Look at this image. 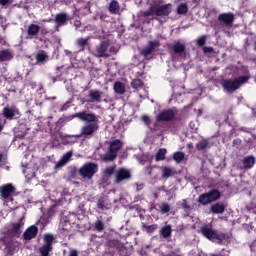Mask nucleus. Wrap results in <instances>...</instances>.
<instances>
[{"mask_svg": "<svg viewBox=\"0 0 256 256\" xmlns=\"http://www.w3.org/2000/svg\"><path fill=\"white\" fill-rule=\"evenodd\" d=\"M74 117H77L80 121H84L86 124L81 127L78 135L66 137H70L72 139H81V137H84L85 139H89L99 131V118L95 114L79 112L76 113Z\"/></svg>", "mask_w": 256, "mask_h": 256, "instance_id": "nucleus-1", "label": "nucleus"}, {"mask_svg": "<svg viewBox=\"0 0 256 256\" xmlns=\"http://www.w3.org/2000/svg\"><path fill=\"white\" fill-rule=\"evenodd\" d=\"M200 233L209 241L214 243H221L225 239V234H218L217 230L213 229L211 225H204L200 228Z\"/></svg>", "mask_w": 256, "mask_h": 256, "instance_id": "nucleus-2", "label": "nucleus"}, {"mask_svg": "<svg viewBox=\"0 0 256 256\" xmlns=\"http://www.w3.org/2000/svg\"><path fill=\"white\" fill-rule=\"evenodd\" d=\"M249 81V77L247 76H239L238 78H235L234 80L228 79L224 80L223 87L228 93H233V91H237L241 85L247 83Z\"/></svg>", "mask_w": 256, "mask_h": 256, "instance_id": "nucleus-3", "label": "nucleus"}, {"mask_svg": "<svg viewBox=\"0 0 256 256\" xmlns=\"http://www.w3.org/2000/svg\"><path fill=\"white\" fill-rule=\"evenodd\" d=\"M121 147H123V143L121 140H115L110 143V147L108 152L101 155V159L103 161H114V159L117 157V153H119Z\"/></svg>", "mask_w": 256, "mask_h": 256, "instance_id": "nucleus-4", "label": "nucleus"}, {"mask_svg": "<svg viewBox=\"0 0 256 256\" xmlns=\"http://www.w3.org/2000/svg\"><path fill=\"white\" fill-rule=\"evenodd\" d=\"M98 169L97 164L86 163L79 169V173L83 179H93V175L97 173Z\"/></svg>", "mask_w": 256, "mask_h": 256, "instance_id": "nucleus-5", "label": "nucleus"}, {"mask_svg": "<svg viewBox=\"0 0 256 256\" xmlns=\"http://www.w3.org/2000/svg\"><path fill=\"white\" fill-rule=\"evenodd\" d=\"M93 55L95 57H109L111 55V45L109 44V41H102L96 46Z\"/></svg>", "mask_w": 256, "mask_h": 256, "instance_id": "nucleus-6", "label": "nucleus"}, {"mask_svg": "<svg viewBox=\"0 0 256 256\" xmlns=\"http://www.w3.org/2000/svg\"><path fill=\"white\" fill-rule=\"evenodd\" d=\"M219 197H221V193L218 190H211L210 192L201 194L199 196V203L201 205H209V203L217 201Z\"/></svg>", "mask_w": 256, "mask_h": 256, "instance_id": "nucleus-7", "label": "nucleus"}, {"mask_svg": "<svg viewBox=\"0 0 256 256\" xmlns=\"http://www.w3.org/2000/svg\"><path fill=\"white\" fill-rule=\"evenodd\" d=\"M2 115L3 117H5V119H8L9 121H12V119H19V117L21 116L20 112H19V108H17V106H6L3 108L2 111Z\"/></svg>", "mask_w": 256, "mask_h": 256, "instance_id": "nucleus-8", "label": "nucleus"}, {"mask_svg": "<svg viewBox=\"0 0 256 256\" xmlns=\"http://www.w3.org/2000/svg\"><path fill=\"white\" fill-rule=\"evenodd\" d=\"M218 21L225 29H231L233 21H235V15L231 12L219 14Z\"/></svg>", "mask_w": 256, "mask_h": 256, "instance_id": "nucleus-9", "label": "nucleus"}, {"mask_svg": "<svg viewBox=\"0 0 256 256\" xmlns=\"http://www.w3.org/2000/svg\"><path fill=\"white\" fill-rule=\"evenodd\" d=\"M131 179V171L125 168H119L115 172V183H123V181H129Z\"/></svg>", "mask_w": 256, "mask_h": 256, "instance_id": "nucleus-10", "label": "nucleus"}, {"mask_svg": "<svg viewBox=\"0 0 256 256\" xmlns=\"http://www.w3.org/2000/svg\"><path fill=\"white\" fill-rule=\"evenodd\" d=\"M173 51V59H177L178 61H183V59H185V44L175 42L173 45Z\"/></svg>", "mask_w": 256, "mask_h": 256, "instance_id": "nucleus-11", "label": "nucleus"}, {"mask_svg": "<svg viewBox=\"0 0 256 256\" xmlns=\"http://www.w3.org/2000/svg\"><path fill=\"white\" fill-rule=\"evenodd\" d=\"M13 193H15V187H13L11 184H6L0 187V194L3 199L13 201Z\"/></svg>", "mask_w": 256, "mask_h": 256, "instance_id": "nucleus-12", "label": "nucleus"}, {"mask_svg": "<svg viewBox=\"0 0 256 256\" xmlns=\"http://www.w3.org/2000/svg\"><path fill=\"white\" fill-rule=\"evenodd\" d=\"M103 99V92L99 90H89L87 103H101Z\"/></svg>", "mask_w": 256, "mask_h": 256, "instance_id": "nucleus-13", "label": "nucleus"}, {"mask_svg": "<svg viewBox=\"0 0 256 256\" xmlns=\"http://www.w3.org/2000/svg\"><path fill=\"white\" fill-rule=\"evenodd\" d=\"M68 22H69V14L65 12L56 14L54 18V23H56V29H59V27H65V25H67Z\"/></svg>", "mask_w": 256, "mask_h": 256, "instance_id": "nucleus-14", "label": "nucleus"}, {"mask_svg": "<svg viewBox=\"0 0 256 256\" xmlns=\"http://www.w3.org/2000/svg\"><path fill=\"white\" fill-rule=\"evenodd\" d=\"M177 111L173 109L163 110L157 115L158 121H171L175 118Z\"/></svg>", "mask_w": 256, "mask_h": 256, "instance_id": "nucleus-15", "label": "nucleus"}, {"mask_svg": "<svg viewBox=\"0 0 256 256\" xmlns=\"http://www.w3.org/2000/svg\"><path fill=\"white\" fill-rule=\"evenodd\" d=\"M25 225V217H22L18 220V222L14 223L11 228V233L15 237H19L21 233H23V227Z\"/></svg>", "mask_w": 256, "mask_h": 256, "instance_id": "nucleus-16", "label": "nucleus"}, {"mask_svg": "<svg viewBox=\"0 0 256 256\" xmlns=\"http://www.w3.org/2000/svg\"><path fill=\"white\" fill-rule=\"evenodd\" d=\"M156 7V16L157 17H167L171 14V4H165Z\"/></svg>", "mask_w": 256, "mask_h": 256, "instance_id": "nucleus-17", "label": "nucleus"}, {"mask_svg": "<svg viewBox=\"0 0 256 256\" xmlns=\"http://www.w3.org/2000/svg\"><path fill=\"white\" fill-rule=\"evenodd\" d=\"M160 45L158 40L150 41L148 46L142 50V55H144V57H149V55H151L155 49L159 48Z\"/></svg>", "mask_w": 256, "mask_h": 256, "instance_id": "nucleus-18", "label": "nucleus"}, {"mask_svg": "<svg viewBox=\"0 0 256 256\" xmlns=\"http://www.w3.org/2000/svg\"><path fill=\"white\" fill-rule=\"evenodd\" d=\"M243 166L241 169H245V171H249V169H253L255 165V157L252 155L245 156L242 160Z\"/></svg>", "mask_w": 256, "mask_h": 256, "instance_id": "nucleus-19", "label": "nucleus"}, {"mask_svg": "<svg viewBox=\"0 0 256 256\" xmlns=\"http://www.w3.org/2000/svg\"><path fill=\"white\" fill-rule=\"evenodd\" d=\"M73 157V152L68 151L66 154H64L61 159L56 163L55 169H61V167H64V165H67L69 163L70 159Z\"/></svg>", "mask_w": 256, "mask_h": 256, "instance_id": "nucleus-20", "label": "nucleus"}, {"mask_svg": "<svg viewBox=\"0 0 256 256\" xmlns=\"http://www.w3.org/2000/svg\"><path fill=\"white\" fill-rule=\"evenodd\" d=\"M38 231H39V229L35 225L28 227L27 230L23 234L24 239H26L28 241H30V239H35V237H37Z\"/></svg>", "mask_w": 256, "mask_h": 256, "instance_id": "nucleus-21", "label": "nucleus"}, {"mask_svg": "<svg viewBox=\"0 0 256 256\" xmlns=\"http://www.w3.org/2000/svg\"><path fill=\"white\" fill-rule=\"evenodd\" d=\"M35 59L36 63H33V65H43V63H47V61H49V56L46 51H39L36 54Z\"/></svg>", "mask_w": 256, "mask_h": 256, "instance_id": "nucleus-22", "label": "nucleus"}, {"mask_svg": "<svg viewBox=\"0 0 256 256\" xmlns=\"http://www.w3.org/2000/svg\"><path fill=\"white\" fill-rule=\"evenodd\" d=\"M14 55L9 49L0 50V63H5V61H11Z\"/></svg>", "mask_w": 256, "mask_h": 256, "instance_id": "nucleus-23", "label": "nucleus"}, {"mask_svg": "<svg viewBox=\"0 0 256 256\" xmlns=\"http://www.w3.org/2000/svg\"><path fill=\"white\" fill-rule=\"evenodd\" d=\"M210 211L214 215H222V213H225V205L223 203H215L210 207Z\"/></svg>", "mask_w": 256, "mask_h": 256, "instance_id": "nucleus-24", "label": "nucleus"}, {"mask_svg": "<svg viewBox=\"0 0 256 256\" xmlns=\"http://www.w3.org/2000/svg\"><path fill=\"white\" fill-rule=\"evenodd\" d=\"M161 173H162V179H169V177H173L175 175V169L169 167V166H164L161 167Z\"/></svg>", "mask_w": 256, "mask_h": 256, "instance_id": "nucleus-25", "label": "nucleus"}, {"mask_svg": "<svg viewBox=\"0 0 256 256\" xmlns=\"http://www.w3.org/2000/svg\"><path fill=\"white\" fill-rule=\"evenodd\" d=\"M173 233V229L171 228V225H165L160 230V235L163 237V239H169Z\"/></svg>", "mask_w": 256, "mask_h": 256, "instance_id": "nucleus-26", "label": "nucleus"}, {"mask_svg": "<svg viewBox=\"0 0 256 256\" xmlns=\"http://www.w3.org/2000/svg\"><path fill=\"white\" fill-rule=\"evenodd\" d=\"M40 29L41 28L39 27V25L30 24L27 29V34L29 35V37H37V35H39Z\"/></svg>", "mask_w": 256, "mask_h": 256, "instance_id": "nucleus-27", "label": "nucleus"}, {"mask_svg": "<svg viewBox=\"0 0 256 256\" xmlns=\"http://www.w3.org/2000/svg\"><path fill=\"white\" fill-rule=\"evenodd\" d=\"M108 10L112 15H117L119 11H121V7L119 6V2L117 0H112L109 4Z\"/></svg>", "mask_w": 256, "mask_h": 256, "instance_id": "nucleus-28", "label": "nucleus"}, {"mask_svg": "<svg viewBox=\"0 0 256 256\" xmlns=\"http://www.w3.org/2000/svg\"><path fill=\"white\" fill-rule=\"evenodd\" d=\"M113 89L117 95H123L125 93V84L123 82H115L113 85Z\"/></svg>", "mask_w": 256, "mask_h": 256, "instance_id": "nucleus-29", "label": "nucleus"}, {"mask_svg": "<svg viewBox=\"0 0 256 256\" xmlns=\"http://www.w3.org/2000/svg\"><path fill=\"white\" fill-rule=\"evenodd\" d=\"M165 155H167V149L160 148L155 155L156 161H165Z\"/></svg>", "mask_w": 256, "mask_h": 256, "instance_id": "nucleus-30", "label": "nucleus"}, {"mask_svg": "<svg viewBox=\"0 0 256 256\" xmlns=\"http://www.w3.org/2000/svg\"><path fill=\"white\" fill-rule=\"evenodd\" d=\"M160 212L165 215L171 211V205L167 202H163L159 205Z\"/></svg>", "mask_w": 256, "mask_h": 256, "instance_id": "nucleus-31", "label": "nucleus"}, {"mask_svg": "<svg viewBox=\"0 0 256 256\" xmlns=\"http://www.w3.org/2000/svg\"><path fill=\"white\" fill-rule=\"evenodd\" d=\"M131 87L139 91V89H143V81H141V79H134L131 82Z\"/></svg>", "mask_w": 256, "mask_h": 256, "instance_id": "nucleus-32", "label": "nucleus"}, {"mask_svg": "<svg viewBox=\"0 0 256 256\" xmlns=\"http://www.w3.org/2000/svg\"><path fill=\"white\" fill-rule=\"evenodd\" d=\"M23 173H24L26 179H33V177H35V170H32L30 167H26L23 170Z\"/></svg>", "mask_w": 256, "mask_h": 256, "instance_id": "nucleus-33", "label": "nucleus"}, {"mask_svg": "<svg viewBox=\"0 0 256 256\" xmlns=\"http://www.w3.org/2000/svg\"><path fill=\"white\" fill-rule=\"evenodd\" d=\"M19 246V244H17V242L13 243V244H8L6 246V250L9 253V255H14L15 251H17V247Z\"/></svg>", "mask_w": 256, "mask_h": 256, "instance_id": "nucleus-34", "label": "nucleus"}, {"mask_svg": "<svg viewBox=\"0 0 256 256\" xmlns=\"http://www.w3.org/2000/svg\"><path fill=\"white\" fill-rule=\"evenodd\" d=\"M187 11H189V8L185 3L180 4L177 8L178 15H186Z\"/></svg>", "mask_w": 256, "mask_h": 256, "instance_id": "nucleus-35", "label": "nucleus"}, {"mask_svg": "<svg viewBox=\"0 0 256 256\" xmlns=\"http://www.w3.org/2000/svg\"><path fill=\"white\" fill-rule=\"evenodd\" d=\"M207 147H209V142L207 140H201L196 144V149H198V151H203L204 149H207Z\"/></svg>", "mask_w": 256, "mask_h": 256, "instance_id": "nucleus-36", "label": "nucleus"}, {"mask_svg": "<svg viewBox=\"0 0 256 256\" xmlns=\"http://www.w3.org/2000/svg\"><path fill=\"white\" fill-rule=\"evenodd\" d=\"M89 37L87 38H78L77 39V45L81 47L82 49H85L86 45H89Z\"/></svg>", "mask_w": 256, "mask_h": 256, "instance_id": "nucleus-37", "label": "nucleus"}, {"mask_svg": "<svg viewBox=\"0 0 256 256\" xmlns=\"http://www.w3.org/2000/svg\"><path fill=\"white\" fill-rule=\"evenodd\" d=\"M173 159L176 163H181V161H183V159H185V153L183 152H176L173 155Z\"/></svg>", "mask_w": 256, "mask_h": 256, "instance_id": "nucleus-38", "label": "nucleus"}, {"mask_svg": "<svg viewBox=\"0 0 256 256\" xmlns=\"http://www.w3.org/2000/svg\"><path fill=\"white\" fill-rule=\"evenodd\" d=\"M144 17H153L157 15L156 6H151L146 12L143 13Z\"/></svg>", "mask_w": 256, "mask_h": 256, "instance_id": "nucleus-39", "label": "nucleus"}, {"mask_svg": "<svg viewBox=\"0 0 256 256\" xmlns=\"http://www.w3.org/2000/svg\"><path fill=\"white\" fill-rule=\"evenodd\" d=\"M94 227H95L96 231H98L99 233H101V231H103V229H105V224L103 223V221L97 220V221L94 223Z\"/></svg>", "mask_w": 256, "mask_h": 256, "instance_id": "nucleus-40", "label": "nucleus"}, {"mask_svg": "<svg viewBox=\"0 0 256 256\" xmlns=\"http://www.w3.org/2000/svg\"><path fill=\"white\" fill-rule=\"evenodd\" d=\"M103 173L104 177H111V175L115 173V166L107 167L106 169H104Z\"/></svg>", "mask_w": 256, "mask_h": 256, "instance_id": "nucleus-41", "label": "nucleus"}, {"mask_svg": "<svg viewBox=\"0 0 256 256\" xmlns=\"http://www.w3.org/2000/svg\"><path fill=\"white\" fill-rule=\"evenodd\" d=\"M97 207H98V209H101L102 211H105V209H109V207H107V203H105L104 199L98 200Z\"/></svg>", "mask_w": 256, "mask_h": 256, "instance_id": "nucleus-42", "label": "nucleus"}, {"mask_svg": "<svg viewBox=\"0 0 256 256\" xmlns=\"http://www.w3.org/2000/svg\"><path fill=\"white\" fill-rule=\"evenodd\" d=\"M143 227H144V229H146L147 233H153V231H156V229H157V224H152L149 226L144 225Z\"/></svg>", "mask_w": 256, "mask_h": 256, "instance_id": "nucleus-43", "label": "nucleus"}, {"mask_svg": "<svg viewBox=\"0 0 256 256\" xmlns=\"http://www.w3.org/2000/svg\"><path fill=\"white\" fill-rule=\"evenodd\" d=\"M206 42H207V36H201L197 39L198 47H203V45H205Z\"/></svg>", "mask_w": 256, "mask_h": 256, "instance_id": "nucleus-44", "label": "nucleus"}, {"mask_svg": "<svg viewBox=\"0 0 256 256\" xmlns=\"http://www.w3.org/2000/svg\"><path fill=\"white\" fill-rule=\"evenodd\" d=\"M67 136L68 135H64V137H63L67 144L77 143V139H79V138H71V137H73V135H70V137H67Z\"/></svg>", "mask_w": 256, "mask_h": 256, "instance_id": "nucleus-45", "label": "nucleus"}, {"mask_svg": "<svg viewBox=\"0 0 256 256\" xmlns=\"http://www.w3.org/2000/svg\"><path fill=\"white\" fill-rule=\"evenodd\" d=\"M60 225H62L63 229L67 230L69 229V226L71 225V223H69V220L62 219L60 221Z\"/></svg>", "mask_w": 256, "mask_h": 256, "instance_id": "nucleus-46", "label": "nucleus"}, {"mask_svg": "<svg viewBox=\"0 0 256 256\" xmlns=\"http://www.w3.org/2000/svg\"><path fill=\"white\" fill-rule=\"evenodd\" d=\"M13 3V0H0V5L2 7H5V5H11Z\"/></svg>", "mask_w": 256, "mask_h": 256, "instance_id": "nucleus-47", "label": "nucleus"}, {"mask_svg": "<svg viewBox=\"0 0 256 256\" xmlns=\"http://www.w3.org/2000/svg\"><path fill=\"white\" fill-rule=\"evenodd\" d=\"M182 208L185 209V211L191 209V206H189V204H187V200H182Z\"/></svg>", "mask_w": 256, "mask_h": 256, "instance_id": "nucleus-48", "label": "nucleus"}, {"mask_svg": "<svg viewBox=\"0 0 256 256\" xmlns=\"http://www.w3.org/2000/svg\"><path fill=\"white\" fill-rule=\"evenodd\" d=\"M203 52L204 53H213V47L204 46L203 47Z\"/></svg>", "mask_w": 256, "mask_h": 256, "instance_id": "nucleus-49", "label": "nucleus"}, {"mask_svg": "<svg viewBox=\"0 0 256 256\" xmlns=\"http://www.w3.org/2000/svg\"><path fill=\"white\" fill-rule=\"evenodd\" d=\"M141 119L144 123H146V125H149L151 123V121L149 120V116L144 115L141 117Z\"/></svg>", "mask_w": 256, "mask_h": 256, "instance_id": "nucleus-50", "label": "nucleus"}, {"mask_svg": "<svg viewBox=\"0 0 256 256\" xmlns=\"http://www.w3.org/2000/svg\"><path fill=\"white\" fill-rule=\"evenodd\" d=\"M145 173L151 177V175H153V167L146 168Z\"/></svg>", "mask_w": 256, "mask_h": 256, "instance_id": "nucleus-51", "label": "nucleus"}, {"mask_svg": "<svg viewBox=\"0 0 256 256\" xmlns=\"http://www.w3.org/2000/svg\"><path fill=\"white\" fill-rule=\"evenodd\" d=\"M71 102H66L62 107H61V111H67L69 109V105Z\"/></svg>", "mask_w": 256, "mask_h": 256, "instance_id": "nucleus-52", "label": "nucleus"}, {"mask_svg": "<svg viewBox=\"0 0 256 256\" xmlns=\"http://www.w3.org/2000/svg\"><path fill=\"white\" fill-rule=\"evenodd\" d=\"M17 77L15 78V81H22L23 80V76H21V74L19 72H16Z\"/></svg>", "mask_w": 256, "mask_h": 256, "instance_id": "nucleus-53", "label": "nucleus"}, {"mask_svg": "<svg viewBox=\"0 0 256 256\" xmlns=\"http://www.w3.org/2000/svg\"><path fill=\"white\" fill-rule=\"evenodd\" d=\"M143 187H145L144 184H136V190L137 191H142Z\"/></svg>", "mask_w": 256, "mask_h": 256, "instance_id": "nucleus-54", "label": "nucleus"}, {"mask_svg": "<svg viewBox=\"0 0 256 256\" xmlns=\"http://www.w3.org/2000/svg\"><path fill=\"white\" fill-rule=\"evenodd\" d=\"M29 87H31L32 89H35V87H37V82H29Z\"/></svg>", "mask_w": 256, "mask_h": 256, "instance_id": "nucleus-55", "label": "nucleus"}, {"mask_svg": "<svg viewBox=\"0 0 256 256\" xmlns=\"http://www.w3.org/2000/svg\"><path fill=\"white\" fill-rule=\"evenodd\" d=\"M69 256H78L77 250H71Z\"/></svg>", "mask_w": 256, "mask_h": 256, "instance_id": "nucleus-56", "label": "nucleus"}, {"mask_svg": "<svg viewBox=\"0 0 256 256\" xmlns=\"http://www.w3.org/2000/svg\"><path fill=\"white\" fill-rule=\"evenodd\" d=\"M5 21H6L5 18L0 16V24L2 25V27H3V24L5 23Z\"/></svg>", "mask_w": 256, "mask_h": 256, "instance_id": "nucleus-57", "label": "nucleus"}, {"mask_svg": "<svg viewBox=\"0 0 256 256\" xmlns=\"http://www.w3.org/2000/svg\"><path fill=\"white\" fill-rule=\"evenodd\" d=\"M165 256H181V255H179V254H177V253L172 252V253L167 254V255H165Z\"/></svg>", "mask_w": 256, "mask_h": 256, "instance_id": "nucleus-58", "label": "nucleus"}, {"mask_svg": "<svg viewBox=\"0 0 256 256\" xmlns=\"http://www.w3.org/2000/svg\"><path fill=\"white\" fill-rule=\"evenodd\" d=\"M187 147H188V149H193V144H192V143H189V144L187 145Z\"/></svg>", "mask_w": 256, "mask_h": 256, "instance_id": "nucleus-59", "label": "nucleus"}, {"mask_svg": "<svg viewBox=\"0 0 256 256\" xmlns=\"http://www.w3.org/2000/svg\"><path fill=\"white\" fill-rule=\"evenodd\" d=\"M44 23H50V21H53L52 19H49V20H43Z\"/></svg>", "mask_w": 256, "mask_h": 256, "instance_id": "nucleus-60", "label": "nucleus"}, {"mask_svg": "<svg viewBox=\"0 0 256 256\" xmlns=\"http://www.w3.org/2000/svg\"><path fill=\"white\" fill-rule=\"evenodd\" d=\"M3 161V154H0V163Z\"/></svg>", "mask_w": 256, "mask_h": 256, "instance_id": "nucleus-61", "label": "nucleus"}, {"mask_svg": "<svg viewBox=\"0 0 256 256\" xmlns=\"http://www.w3.org/2000/svg\"><path fill=\"white\" fill-rule=\"evenodd\" d=\"M76 29H79V23L75 24Z\"/></svg>", "mask_w": 256, "mask_h": 256, "instance_id": "nucleus-62", "label": "nucleus"}, {"mask_svg": "<svg viewBox=\"0 0 256 256\" xmlns=\"http://www.w3.org/2000/svg\"><path fill=\"white\" fill-rule=\"evenodd\" d=\"M64 3H65V5H69L70 2L69 1H64Z\"/></svg>", "mask_w": 256, "mask_h": 256, "instance_id": "nucleus-63", "label": "nucleus"}, {"mask_svg": "<svg viewBox=\"0 0 256 256\" xmlns=\"http://www.w3.org/2000/svg\"><path fill=\"white\" fill-rule=\"evenodd\" d=\"M227 35H229V32H227V31H224Z\"/></svg>", "mask_w": 256, "mask_h": 256, "instance_id": "nucleus-64", "label": "nucleus"}]
</instances>
